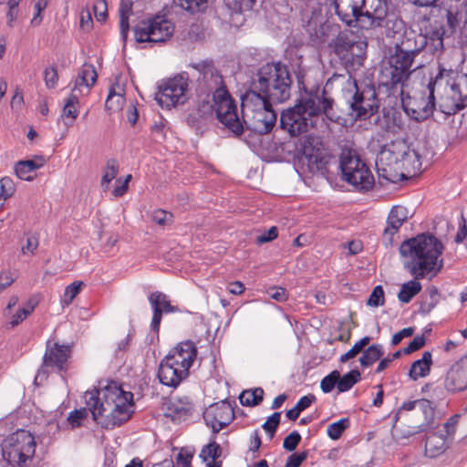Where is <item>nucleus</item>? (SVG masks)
<instances>
[{"label":"nucleus","mask_w":467,"mask_h":467,"mask_svg":"<svg viewBox=\"0 0 467 467\" xmlns=\"http://www.w3.org/2000/svg\"><path fill=\"white\" fill-rule=\"evenodd\" d=\"M330 80L321 88L318 84L309 87L306 77L297 70V88L300 97L294 107L283 111L280 128L288 131L291 137H297L314 126L312 117L323 116L334 123H341L344 118L336 109V102L327 88Z\"/></svg>","instance_id":"f257e3e1"},{"label":"nucleus","mask_w":467,"mask_h":467,"mask_svg":"<svg viewBox=\"0 0 467 467\" xmlns=\"http://www.w3.org/2000/svg\"><path fill=\"white\" fill-rule=\"evenodd\" d=\"M297 70L306 77V68L303 66V57L292 54L284 60H272L262 65L252 78L249 89L242 96L243 108L247 102L261 100L263 103H283L291 97L292 75L297 80Z\"/></svg>","instance_id":"f03ea898"},{"label":"nucleus","mask_w":467,"mask_h":467,"mask_svg":"<svg viewBox=\"0 0 467 467\" xmlns=\"http://www.w3.org/2000/svg\"><path fill=\"white\" fill-rule=\"evenodd\" d=\"M443 250V244L429 232L419 234L401 243L400 254L402 257L411 259L405 263L404 267L413 276V279L401 285L398 293L400 302L410 303L422 289V285L418 280L424 278L432 271L435 273L441 271L443 261L438 259Z\"/></svg>","instance_id":"7ed1b4c3"},{"label":"nucleus","mask_w":467,"mask_h":467,"mask_svg":"<svg viewBox=\"0 0 467 467\" xmlns=\"http://www.w3.org/2000/svg\"><path fill=\"white\" fill-rule=\"evenodd\" d=\"M420 52V48L410 39L389 47L388 66L381 69L378 79L379 92H383L387 98L402 97L404 84L413 71L411 66Z\"/></svg>","instance_id":"20e7f679"},{"label":"nucleus","mask_w":467,"mask_h":467,"mask_svg":"<svg viewBox=\"0 0 467 467\" xmlns=\"http://www.w3.org/2000/svg\"><path fill=\"white\" fill-rule=\"evenodd\" d=\"M197 111L202 118L212 116L214 112L216 119L231 133L234 138L241 139L244 133V125L237 113V105L230 94V98L224 102L216 103L214 93L196 94Z\"/></svg>","instance_id":"39448f33"},{"label":"nucleus","mask_w":467,"mask_h":467,"mask_svg":"<svg viewBox=\"0 0 467 467\" xmlns=\"http://www.w3.org/2000/svg\"><path fill=\"white\" fill-rule=\"evenodd\" d=\"M189 67L194 69L197 75H192L195 94L214 93V99L219 102H225L230 98V92L225 85L220 70L216 67L214 60L211 57L191 62Z\"/></svg>","instance_id":"423d86ee"},{"label":"nucleus","mask_w":467,"mask_h":467,"mask_svg":"<svg viewBox=\"0 0 467 467\" xmlns=\"http://www.w3.org/2000/svg\"><path fill=\"white\" fill-rule=\"evenodd\" d=\"M338 169L342 180L359 192H368L375 185L374 176L366 162L355 151L343 150L339 156Z\"/></svg>","instance_id":"0eeeda50"},{"label":"nucleus","mask_w":467,"mask_h":467,"mask_svg":"<svg viewBox=\"0 0 467 467\" xmlns=\"http://www.w3.org/2000/svg\"><path fill=\"white\" fill-rule=\"evenodd\" d=\"M329 47L347 71L357 70L363 66L368 44L356 40L348 31H340Z\"/></svg>","instance_id":"6e6552de"},{"label":"nucleus","mask_w":467,"mask_h":467,"mask_svg":"<svg viewBox=\"0 0 467 467\" xmlns=\"http://www.w3.org/2000/svg\"><path fill=\"white\" fill-rule=\"evenodd\" d=\"M248 103L244 108L242 107L243 113ZM250 103L258 106V109L252 110L253 115L249 121L245 119L241 120L244 125V133L240 140L247 144H251L254 137L269 133L275 127L277 119V113L273 109L274 102L263 103L261 100H254V102Z\"/></svg>","instance_id":"1a4fd4ad"},{"label":"nucleus","mask_w":467,"mask_h":467,"mask_svg":"<svg viewBox=\"0 0 467 467\" xmlns=\"http://www.w3.org/2000/svg\"><path fill=\"white\" fill-rule=\"evenodd\" d=\"M175 30L174 24L165 15L157 14L142 19L133 27L137 43L161 44L167 42Z\"/></svg>","instance_id":"9d476101"},{"label":"nucleus","mask_w":467,"mask_h":467,"mask_svg":"<svg viewBox=\"0 0 467 467\" xmlns=\"http://www.w3.org/2000/svg\"><path fill=\"white\" fill-rule=\"evenodd\" d=\"M355 92L349 103L350 116L355 120H366L377 114L380 106L374 83L371 80L355 82Z\"/></svg>","instance_id":"9b49d317"},{"label":"nucleus","mask_w":467,"mask_h":467,"mask_svg":"<svg viewBox=\"0 0 467 467\" xmlns=\"http://www.w3.org/2000/svg\"><path fill=\"white\" fill-rule=\"evenodd\" d=\"M296 150L307 160L311 171L316 170L324 176L329 173L327 166L335 156L326 148L321 137L313 134L301 137Z\"/></svg>","instance_id":"f8f14e48"},{"label":"nucleus","mask_w":467,"mask_h":467,"mask_svg":"<svg viewBox=\"0 0 467 467\" xmlns=\"http://www.w3.org/2000/svg\"><path fill=\"white\" fill-rule=\"evenodd\" d=\"M459 77V71L451 68H445L441 64H439L438 73L434 78H431L427 88L429 90L428 101L423 107H419L418 109H412L411 118L418 122H422L433 115L436 109L435 89L441 87L447 88L455 82Z\"/></svg>","instance_id":"ddd939ff"},{"label":"nucleus","mask_w":467,"mask_h":467,"mask_svg":"<svg viewBox=\"0 0 467 467\" xmlns=\"http://www.w3.org/2000/svg\"><path fill=\"white\" fill-rule=\"evenodd\" d=\"M71 346L60 345L57 342L51 344L50 340L47 342V349L43 356L41 367L38 368L34 384L39 386L46 381L49 376V368H56L57 372L67 369V362L71 357Z\"/></svg>","instance_id":"4468645a"},{"label":"nucleus","mask_w":467,"mask_h":467,"mask_svg":"<svg viewBox=\"0 0 467 467\" xmlns=\"http://www.w3.org/2000/svg\"><path fill=\"white\" fill-rule=\"evenodd\" d=\"M190 77L188 72H181L159 86L155 99L161 108L171 109L188 100Z\"/></svg>","instance_id":"2eb2a0df"},{"label":"nucleus","mask_w":467,"mask_h":467,"mask_svg":"<svg viewBox=\"0 0 467 467\" xmlns=\"http://www.w3.org/2000/svg\"><path fill=\"white\" fill-rule=\"evenodd\" d=\"M102 398L99 397L100 392L99 389H95L92 392L88 393L89 396L86 400V403L92 414V419L99 424V421L105 417L111 410L117 405L118 400L117 395L114 392L112 385H108L103 390Z\"/></svg>","instance_id":"dca6fc26"},{"label":"nucleus","mask_w":467,"mask_h":467,"mask_svg":"<svg viewBox=\"0 0 467 467\" xmlns=\"http://www.w3.org/2000/svg\"><path fill=\"white\" fill-rule=\"evenodd\" d=\"M189 369L190 367H181L171 355H167L160 363L157 376L161 384L175 389L188 378Z\"/></svg>","instance_id":"f3484780"},{"label":"nucleus","mask_w":467,"mask_h":467,"mask_svg":"<svg viewBox=\"0 0 467 467\" xmlns=\"http://www.w3.org/2000/svg\"><path fill=\"white\" fill-rule=\"evenodd\" d=\"M335 13L339 20L348 26L361 28L362 7L366 5L365 0H335Z\"/></svg>","instance_id":"a211bd4d"},{"label":"nucleus","mask_w":467,"mask_h":467,"mask_svg":"<svg viewBox=\"0 0 467 467\" xmlns=\"http://www.w3.org/2000/svg\"><path fill=\"white\" fill-rule=\"evenodd\" d=\"M366 5L362 7L361 28L381 26L387 17L389 7L387 0H365Z\"/></svg>","instance_id":"6ab92c4d"},{"label":"nucleus","mask_w":467,"mask_h":467,"mask_svg":"<svg viewBox=\"0 0 467 467\" xmlns=\"http://www.w3.org/2000/svg\"><path fill=\"white\" fill-rule=\"evenodd\" d=\"M409 211L401 205H394L387 218V226L382 234V242L386 247L393 245V237L401 225L408 220Z\"/></svg>","instance_id":"aec40b11"},{"label":"nucleus","mask_w":467,"mask_h":467,"mask_svg":"<svg viewBox=\"0 0 467 467\" xmlns=\"http://www.w3.org/2000/svg\"><path fill=\"white\" fill-rule=\"evenodd\" d=\"M163 409L166 410L165 416L171 418L173 422H182L190 418L194 410V406L189 397L179 399L178 402L171 400L163 403Z\"/></svg>","instance_id":"412c9836"},{"label":"nucleus","mask_w":467,"mask_h":467,"mask_svg":"<svg viewBox=\"0 0 467 467\" xmlns=\"http://www.w3.org/2000/svg\"><path fill=\"white\" fill-rule=\"evenodd\" d=\"M234 407H236L235 401L231 402L228 399L215 402L203 411V420L204 421L217 422L218 420L228 421L230 419H235Z\"/></svg>","instance_id":"4be33fe9"},{"label":"nucleus","mask_w":467,"mask_h":467,"mask_svg":"<svg viewBox=\"0 0 467 467\" xmlns=\"http://www.w3.org/2000/svg\"><path fill=\"white\" fill-rule=\"evenodd\" d=\"M444 388L451 392L467 389V367L461 360L454 363L448 370Z\"/></svg>","instance_id":"5701e85b"},{"label":"nucleus","mask_w":467,"mask_h":467,"mask_svg":"<svg viewBox=\"0 0 467 467\" xmlns=\"http://www.w3.org/2000/svg\"><path fill=\"white\" fill-rule=\"evenodd\" d=\"M134 410H130L125 402H119L105 417L99 421V424L107 430H112L126 423L132 417Z\"/></svg>","instance_id":"b1692460"},{"label":"nucleus","mask_w":467,"mask_h":467,"mask_svg":"<svg viewBox=\"0 0 467 467\" xmlns=\"http://www.w3.org/2000/svg\"><path fill=\"white\" fill-rule=\"evenodd\" d=\"M198 350L195 343L192 340H185L177 344L171 348L168 355H171L174 360L181 364V367H192L197 358Z\"/></svg>","instance_id":"393cba45"},{"label":"nucleus","mask_w":467,"mask_h":467,"mask_svg":"<svg viewBox=\"0 0 467 467\" xmlns=\"http://www.w3.org/2000/svg\"><path fill=\"white\" fill-rule=\"evenodd\" d=\"M9 446L17 447L27 457L33 458L36 451V441L34 436L23 429L17 430L6 438Z\"/></svg>","instance_id":"a878e982"},{"label":"nucleus","mask_w":467,"mask_h":467,"mask_svg":"<svg viewBox=\"0 0 467 467\" xmlns=\"http://www.w3.org/2000/svg\"><path fill=\"white\" fill-rule=\"evenodd\" d=\"M452 439H448L446 434L432 432L425 441V453L431 458L442 454L451 443Z\"/></svg>","instance_id":"bb28decb"},{"label":"nucleus","mask_w":467,"mask_h":467,"mask_svg":"<svg viewBox=\"0 0 467 467\" xmlns=\"http://www.w3.org/2000/svg\"><path fill=\"white\" fill-rule=\"evenodd\" d=\"M46 162L47 159L45 156L34 155L33 159L18 161L15 164V172L19 179L31 182L33 177L28 175V173L40 169Z\"/></svg>","instance_id":"cd10ccee"},{"label":"nucleus","mask_w":467,"mask_h":467,"mask_svg":"<svg viewBox=\"0 0 467 467\" xmlns=\"http://www.w3.org/2000/svg\"><path fill=\"white\" fill-rule=\"evenodd\" d=\"M6 442V438L2 442V456L13 467H24L26 465L27 460L32 458L27 457L25 452H22L17 447L9 446Z\"/></svg>","instance_id":"c85d7f7f"},{"label":"nucleus","mask_w":467,"mask_h":467,"mask_svg":"<svg viewBox=\"0 0 467 467\" xmlns=\"http://www.w3.org/2000/svg\"><path fill=\"white\" fill-rule=\"evenodd\" d=\"M431 366V353L425 351L421 358L412 362L408 375L412 380H417L419 377L424 378L430 374Z\"/></svg>","instance_id":"c756f323"},{"label":"nucleus","mask_w":467,"mask_h":467,"mask_svg":"<svg viewBox=\"0 0 467 467\" xmlns=\"http://www.w3.org/2000/svg\"><path fill=\"white\" fill-rule=\"evenodd\" d=\"M133 0H120L119 6L120 36L124 43H127L130 31V16L133 14Z\"/></svg>","instance_id":"7c9ffc66"},{"label":"nucleus","mask_w":467,"mask_h":467,"mask_svg":"<svg viewBox=\"0 0 467 467\" xmlns=\"http://www.w3.org/2000/svg\"><path fill=\"white\" fill-rule=\"evenodd\" d=\"M422 413L424 414L426 421L417 427V431L411 432L410 435L416 433L425 432L432 427L434 420L435 405L432 401L427 399H420L418 401Z\"/></svg>","instance_id":"2f4dec72"},{"label":"nucleus","mask_w":467,"mask_h":467,"mask_svg":"<svg viewBox=\"0 0 467 467\" xmlns=\"http://www.w3.org/2000/svg\"><path fill=\"white\" fill-rule=\"evenodd\" d=\"M384 355V349L380 344H372L362 351L358 361L362 368H369Z\"/></svg>","instance_id":"473e14b6"},{"label":"nucleus","mask_w":467,"mask_h":467,"mask_svg":"<svg viewBox=\"0 0 467 467\" xmlns=\"http://www.w3.org/2000/svg\"><path fill=\"white\" fill-rule=\"evenodd\" d=\"M265 391L261 387L251 389L243 390L238 399L240 403L244 407H255L260 405L264 400Z\"/></svg>","instance_id":"72a5a7b5"},{"label":"nucleus","mask_w":467,"mask_h":467,"mask_svg":"<svg viewBox=\"0 0 467 467\" xmlns=\"http://www.w3.org/2000/svg\"><path fill=\"white\" fill-rule=\"evenodd\" d=\"M98 78V73L96 71L95 67L92 64L85 63L83 64L79 73L78 78L76 80L75 88L77 86H87L88 88H91L94 86Z\"/></svg>","instance_id":"f704fd0d"},{"label":"nucleus","mask_w":467,"mask_h":467,"mask_svg":"<svg viewBox=\"0 0 467 467\" xmlns=\"http://www.w3.org/2000/svg\"><path fill=\"white\" fill-rule=\"evenodd\" d=\"M149 301L151 306L155 303L156 306H158L161 313H175L179 312L180 309L177 306H172L171 302L168 300V296L162 292L155 291L149 296Z\"/></svg>","instance_id":"c9c22d12"},{"label":"nucleus","mask_w":467,"mask_h":467,"mask_svg":"<svg viewBox=\"0 0 467 467\" xmlns=\"http://www.w3.org/2000/svg\"><path fill=\"white\" fill-rule=\"evenodd\" d=\"M445 17V30L449 35H453L459 26L460 20L462 18V12L457 7L450 6L442 9Z\"/></svg>","instance_id":"e433bc0d"},{"label":"nucleus","mask_w":467,"mask_h":467,"mask_svg":"<svg viewBox=\"0 0 467 467\" xmlns=\"http://www.w3.org/2000/svg\"><path fill=\"white\" fill-rule=\"evenodd\" d=\"M223 453V449L219 443L215 441V436H212L209 443L202 446L199 457L203 462H208L209 459L217 461Z\"/></svg>","instance_id":"4c0bfd02"},{"label":"nucleus","mask_w":467,"mask_h":467,"mask_svg":"<svg viewBox=\"0 0 467 467\" xmlns=\"http://www.w3.org/2000/svg\"><path fill=\"white\" fill-rule=\"evenodd\" d=\"M429 35L430 40L432 42V46L435 51L443 49L444 36H451V35H449V33L445 30V25L443 23L437 25V21H435L434 24L431 26Z\"/></svg>","instance_id":"58836bf2"},{"label":"nucleus","mask_w":467,"mask_h":467,"mask_svg":"<svg viewBox=\"0 0 467 467\" xmlns=\"http://www.w3.org/2000/svg\"><path fill=\"white\" fill-rule=\"evenodd\" d=\"M78 97L73 93H71L65 101L61 118L70 119L69 122H65V124L67 127L72 126L75 119L78 117V110L76 109V105L78 104Z\"/></svg>","instance_id":"ea45409f"},{"label":"nucleus","mask_w":467,"mask_h":467,"mask_svg":"<svg viewBox=\"0 0 467 467\" xmlns=\"http://www.w3.org/2000/svg\"><path fill=\"white\" fill-rule=\"evenodd\" d=\"M361 380V373L358 369H351L343 376L340 375V379L337 383L338 392H347L352 387Z\"/></svg>","instance_id":"a19ab883"},{"label":"nucleus","mask_w":467,"mask_h":467,"mask_svg":"<svg viewBox=\"0 0 467 467\" xmlns=\"http://www.w3.org/2000/svg\"><path fill=\"white\" fill-rule=\"evenodd\" d=\"M125 98L123 95L117 93L115 86L111 85L109 90V95L105 102V109L111 114L112 112L122 109Z\"/></svg>","instance_id":"79ce46f5"},{"label":"nucleus","mask_w":467,"mask_h":467,"mask_svg":"<svg viewBox=\"0 0 467 467\" xmlns=\"http://www.w3.org/2000/svg\"><path fill=\"white\" fill-rule=\"evenodd\" d=\"M371 339L372 338L368 336H365L362 338H360L353 345V347L348 351L340 356L339 361L341 363H346L348 360L356 358L359 353H362L364 348L370 343Z\"/></svg>","instance_id":"37998d69"},{"label":"nucleus","mask_w":467,"mask_h":467,"mask_svg":"<svg viewBox=\"0 0 467 467\" xmlns=\"http://www.w3.org/2000/svg\"><path fill=\"white\" fill-rule=\"evenodd\" d=\"M179 5L190 15H195L206 11L208 0H179Z\"/></svg>","instance_id":"c03bdc74"},{"label":"nucleus","mask_w":467,"mask_h":467,"mask_svg":"<svg viewBox=\"0 0 467 467\" xmlns=\"http://www.w3.org/2000/svg\"><path fill=\"white\" fill-rule=\"evenodd\" d=\"M350 422L348 418H342L328 425L327 433L333 440L337 441L341 438L343 432L349 428Z\"/></svg>","instance_id":"a18cd8bd"},{"label":"nucleus","mask_w":467,"mask_h":467,"mask_svg":"<svg viewBox=\"0 0 467 467\" xmlns=\"http://www.w3.org/2000/svg\"><path fill=\"white\" fill-rule=\"evenodd\" d=\"M119 172V162L116 159H110L107 161L104 173L101 179V186L108 184L116 178Z\"/></svg>","instance_id":"49530a36"},{"label":"nucleus","mask_w":467,"mask_h":467,"mask_svg":"<svg viewBox=\"0 0 467 467\" xmlns=\"http://www.w3.org/2000/svg\"><path fill=\"white\" fill-rule=\"evenodd\" d=\"M340 379V372L333 370L328 375L324 377L320 382V388L324 393L331 392L335 387L337 388L338 380Z\"/></svg>","instance_id":"de8ad7c7"},{"label":"nucleus","mask_w":467,"mask_h":467,"mask_svg":"<svg viewBox=\"0 0 467 467\" xmlns=\"http://www.w3.org/2000/svg\"><path fill=\"white\" fill-rule=\"evenodd\" d=\"M385 303V294L382 285H376L367 299V305L372 307L383 306Z\"/></svg>","instance_id":"09e8293b"},{"label":"nucleus","mask_w":467,"mask_h":467,"mask_svg":"<svg viewBox=\"0 0 467 467\" xmlns=\"http://www.w3.org/2000/svg\"><path fill=\"white\" fill-rule=\"evenodd\" d=\"M88 416V409L80 408L79 410H74L69 412L67 421L73 429L79 428L82 426V420L87 419Z\"/></svg>","instance_id":"8fccbe9b"},{"label":"nucleus","mask_w":467,"mask_h":467,"mask_svg":"<svg viewBox=\"0 0 467 467\" xmlns=\"http://www.w3.org/2000/svg\"><path fill=\"white\" fill-rule=\"evenodd\" d=\"M151 220L159 225H170L173 222V214L162 209H157L152 213Z\"/></svg>","instance_id":"3c124183"},{"label":"nucleus","mask_w":467,"mask_h":467,"mask_svg":"<svg viewBox=\"0 0 467 467\" xmlns=\"http://www.w3.org/2000/svg\"><path fill=\"white\" fill-rule=\"evenodd\" d=\"M15 192V183L10 177H4L0 180V199L7 200Z\"/></svg>","instance_id":"603ef678"},{"label":"nucleus","mask_w":467,"mask_h":467,"mask_svg":"<svg viewBox=\"0 0 467 467\" xmlns=\"http://www.w3.org/2000/svg\"><path fill=\"white\" fill-rule=\"evenodd\" d=\"M302 437L297 431H293L283 441V448L290 452L296 451V447L300 443Z\"/></svg>","instance_id":"864d4df0"},{"label":"nucleus","mask_w":467,"mask_h":467,"mask_svg":"<svg viewBox=\"0 0 467 467\" xmlns=\"http://www.w3.org/2000/svg\"><path fill=\"white\" fill-rule=\"evenodd\" d=\"M85 285L83 281H75L68 285L64 293L65 302L70 304L74 298L80 293L81 288Z\"/></svg>","instance_id":"5fc2aeb1"},{"label":"nucleus","mask_w":467,"mask_h":467,"mask_svg":"<svg viewBox=\"0 0 467 467\" xmlns=\"http://www.w3.org/2000/svg\"><path fill=\"white\" fill-rule=\"evenodd\" d=\"M111 385H112L115 394L117 395L118 402H125V404L129 407L134 406V400H133L132 392L123 390L120 386H118L114 382H112Z\"/></svg>","instance_id":"6e6d98bb"},{"label":"nucleus","mask_w":467,"mask_h":467,"mask_svg":"<svg viewBox=\"0 0 467 467\" xmlns=\"http://www.w3.org/2000/svg\"><path fill=\"white\" fill-rule=\"evenodd\" d=\"M93 12L98 22H106L109 16L107 2L105 0H97L93 5Z\"/></svg>","instance_id":"4d7b16f0"},{"label":"nucleus","mask_w":467,"mask_h":467,"mask_svg":"<svg viewBox=\"0 0 467 467\" xmlns=\"http://www.w3.org/2000/svg\"><path fill=\"white\" fill-rule=\"evenodd\" d=\"M44 80L47 88H55L57 87L58 81V74L55 66H50L45 68Z\"/></svg>","instance_id":"13d9d810"},{"label":"nucleus","mask_w":467,"mask_h":467,"mask_svg":"<svg viewBox=\"0 0 467 467\" xmlns=\"http://www.w3.org/2000/svg\"><path fill=\"white\" fill-rule=\"evenodd\" d=\"M309 451L307 450L300 452H294L288 456L285 467H300L307 459Z\"/></svg>","instance_id":"bf43d9fd"},{"label":"nucleus","mask_w":467,"mask_h":467,"mask_svg":"<svg viewBox=\"0 0 467 467\" xmlns=\"http://www.w3.org/2000/svg\"><path fill=\"white\" fill-rule=\"evenodd\" d=\"M460 415L454 414L451 416L446 422L443 423L442 429L439 431L443 434H446V437L448 439H451V436H453V434L456 431V426L459 422Z\"/></svg>","instance_id":"052dcab7"},{"label":"nucleus","mask_w":467,"mask_h":467,"mask_svg":"<svg viewBox=\"0 0 467 467\" xmlns=\"http://www.w3.org/2000/svg\"><path fill=\"white\" fill-rule=\"evenodd\" d=\"M278 236V229L276 226L270 227L267 231H265L262 234L258 235L255 239V244L258 245L269 243L276 239Z\"/></svg>","instance_id":"680f3d73"},{"label":"nucleus","mask_w":467,"mask_h":467,"mask_svg":"<svg viewBox=\"0 0 467 467\" xmlns=\"http://www.w3.org/2000/svg\"><path fill=\"white\" fill-rule=\"evenodd\" d=\"M426 344V339L423 335L415 337L409 345L402 348L404 355H410L420 348H422Z\"/></svg>","instance_id":"e2e57ef3"},{"label":"nucleus","mask_w":467,"mask_h":467,"mask_svg":"<svg viewBox=\"0 0 467 467\" xmlns=\"http://www.w3.org/2000/svg\"><path fill=\"white\" fill-rule=\"evenodd\" d=\"M151 308L153 315L150 322V330L153 333L157 334V340H159V331L162 318V313L161 310L158 306H156L155 303L153 304V306H151Z\"/></svg>","instance_id":"0e129e2a"},{"label":"nucleus","mask_w":467,"mask_h":467,"mask_svg":"<svg viewBox=\"0 0 467 467\" xmlns=\"http://www.w3.org/2000/svg\"><path fill=\"white\" fill-rule=\"evenodd\" d=\"M281 411H275L263 423L264 430H277L281 422Z\"/></svg>","instance_id":"69168bd1"},{"label":"nucleus","mask_w":467,"mask_h":467,"mask_svg":"<svg viewBox=\"0 0 467 467\" xmlns=\"http://www.w3.org/2000/svg\"><path fill=\"white\" fill-rule=\"evenodd\" d=\"M28 317V312L24 309L18 310L12 316L11 320L6 324V328H14L22 323Z\"/></svg>","instance_id":"338daca9"},{"label":"nucleus","mask_w":467,"mask_h":467,"mask_svg":"<svg viewBox=\"0 0 467 467\" xmlns=\"http://www.w3.org/2000/svg\"><path fill=\"white\" fill-rule=\"evenodd\" d=\"M414 330L415 329L412 327H405L400 330L392 336L391 344L393 346L399 345L403 338L411 337L414 334Z\"/></svg>","instance_id":"774afa93"}]
</instances>
